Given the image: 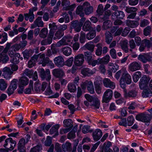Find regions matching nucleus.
<instances>
[{
  "label": "nucleus",
  "instance_id": "3",
  "mask_svg": "<svg viewBox=\"0 0 152 152\" xmlns=\"http://www.w3.org/2000/svg\"><path fill=\"white\" fill-rule=\"evenodd\" d=\"M72 37L70 35L64 36L62 39L58 42L56 46L58 47H60L61 46H65L68 45V43L71 42Z\"/></svg>",
  "mask_w": 152,
  "mask_h": 152
},
{
  "label": "nucleus",
  "instance_id": "12",
  "mask_svg": "<svg viewBox=\"0 0 152 152\" xmlns=\"http://www.w3.org/2000/svg\"><path fill=\"white\" fill-rule=\"evenodd\" d=\"M140 68V64L136 61H134L131 63L129 66V70L132 72L139 70Z\"/></svg>",
  "mask_w": 152,
  "mask_h": 152
},
{
  "label": "nucleus",
  "instance_id": "2",
  "mask_svg": "<svg viewBox=\"0 0 152 152\" xmlns=\"http://www.w3.org/2000/svg\"><path fill=\"white\" fill-rule=\"evenodd\" d=\"M39 72L42 80H46L49 81L51 79L50 72L49 69H47L45 71L43 68H41L39 69Z\"/></svg>",
  "mask_w": 152,
  "mask_h": 152
},
{
  "label": "nucleus",
  "instance_id": "19",
  "mask_svg": "<svg viewBox=\"0 0 152 152\" xmlns=\"http://www.w3.org/2000/svg\"><path fill=\"white\" fill-rule=\"evenodd\" d=\"M95 73V72H93L87 68H83L81 71V74L85 76H90L93 75Z\"/></svg>",
  "mask_w": 152,
  "mask_h": 152
},
{
  "label": "nucleus",
  "instance_id": "42",
  "mask_svg": "<svg viewBox=\"0 0 152 152\" xmlns=\"http://www.w3.org/2000/svg\"><path fill=\"white\" fill-rule=\"evenodd\" d=\"M7 87V84L3 79H0V90H4Z\"/></svg>",
  "mask_w": 152,
  "mask_h": 152
},
{
  "label": "nucleus",
  "instance_id": "10",
  "mask_svg": "<svg viewBox=\"0 0 152 152\" xmlns=\"http://www.w3.org/2000/svg\"><path fill=\"white\" fill-rule=\"evenodd\" d=\"M55 64L58 67L60 68L65 65L64 59L61 56H59L55 57L54 59Z\"/></svg>",
  "mask_w": 152,
  "mask_h": 152
},
{
  "label": "nucleus",
  "instance_id": "28",
  "mask_svg": "<svg viewBox=\"0 0 152 152\" xmlns=\"http://www.w3.org/2000/svg\"><path fill=\"white\" fill-rule=\"evenodd\" d=\"M9 60V58L7 54H4L1 53L0 54V62H2L3 63H6Z\"/></svg>",
  "mask_w": 152,
  "mask_h": 152
},
{
  "label": "nucleus",
  "instance_id": "61",
  "mask_svg": "<svg viewBox=\"0 0 152 152\" xmlns=\"http://www.w3.org/2000/svg\"><path fill=\"white\" fill-rule=\"evenodd\" d=\"M51 61L50 60L49 58L48 57H46L44 58L41 63L42 66H44L46 65H48L49 63Z\"/></svg>",
  "mask_w": 152,
  "mask_h": 152
},
{
  "label": "nucleus",
  "instance_id": "6",
  "mask_svg": "<svg viewBox=\"0 0 152 152\" xmlns=\"http://www.w3.org/2000/svg\"><path fill=\"white\" fill-rule=\"evenodd\" d=\"M137 91L135 89L130 90L128 92L127 91L126 89H124V96L126 99L135 98L137 96Z\"/></svg>",
  "mask_w": 152,
  "mask_h": 152
},
{
  "label": "nucleus",
  "instance_id": "48",
  "mask_svg": "<svg viewBox=\"0 0 152 152\" xmlns=\"http://www.w3.org/2000/svg\"><path fill=\"white\" fill-rule=\"evenodd\" d=\"M86 36L85 33L83 31L80 33V35L79 37V41L80 43H84L86 41Z\"/></svg>",
  "mask_w": 152,
  "mask_h": 152
},
{
  "label": "nucleus",
  "instance_id": "27",
  "mask_svg": "<svg viewBox=\"0 0 152 152\" xmlns=\"http://www.w3.org/2000/svg\"><path fill=\"white\" fill-rule=\"evenodd\" d=\"M48 31L46 28H42L40 31L39 36L40 38L44 39L47 36Z\"/></svg>",
  "mask_w": 152,
  "mask_h": 152
},
{
  "label": "nucleus",
  "instance_id": "34",
  "mask_svg": "<svg viewBox=\"0 0 152 152\" xmlns=\"http://www.w3.org/2000/svg\"><path fill=\"white\" fill-rule=\"evenodd\" d=\"M113 14L118 18L123 19L125 16V14L124 12L122 11H118L115 12Z\"/></svg>",
  "mask_w": 152,
  "mask_h": 152
},
{
  "label": "nucleus",
  "instance_id": "38",
  "mask_svg": "<svg viewBox=\"0 0 152 152\" xmlns=\"http://www.w3.org/2000/svg\"><path fill=\"white\" fill-rule=\"evenodd\" d=\"M110 56L109 55H106L102 58H99L100 64H107L110 61Z\"/></svg>",
  "mask_w": 152,
  "mask_h": 152
},
{
  "label": "nucleus",
  "instance_id": "40",
  "mask_svg": "<svg viewBox=\"0 0 152 152\" xmlns=\"http://www.w3.org/2000/svg\"><path fill=\"white\" fill-rule=\"evenodd\" d=\"M58 124H56L53 126L50 129V134H54L55 135L57 133H58V130L59 128Z\"/></svg>",
  "mask_w": 152,
  "mask_h": 152
},
{
  "label": "nucleus",
  "instance_id": "39",
  "mask_svg": "<svg viewBox=\"0 0 152 152\" xmlns=\"http://www.w3.org/2000/svg\"><path fill=\"white\" fill-rule=\"evenodd\" d=\"M88 92L91 94H94L95 93L94 89L93 83L90 80L87 87Z\"/></svg>",
  "mask_w": 152,
  "mask_h": 152
},
{
  "label": "nucleus",
  "instance_id": "49",
  "mask_svg": "<svg viewBox=\"0 0 152 152\" xmlns=\"http://www.w3.org/2000/svg\"><path fill=\"white\" fill-rule=\"evenodd\" d=\"M93 103L92 106L94 107L95 109H98L99 107L100 102L97 97H96L93 101Z\"/></svg>",
  "mask_w": 152,
  "mask_h": 152
},
{
  "label": "nucleus",
  "instance_id": "22",
  "mask_svg": "<svg viewBox=\"0 0 152 152\" xmlns=\"http://www.w3.org/2000/svg\"><path fill=\"white\" fill-rule=\"evenodd\" d=\"M73 121L70 119H66L63 121L64 126L65 127L71 129L73 126Z\"/></svg>",
  "mask_w": 152,
  "mask_h": 152
},
{
  "label": "nucleus",
  "instance_id": "30",
  "mask_svg": "<svg viewBox=\"0 0 152 152\" xmlns=\"http://www.w3.org/2000/svg\"><path fill=\"white\" fill-rule=\"evenodd\" d=\"M128 42L127 40L123 41L121 44V47L122 50L126 53L129 52V49L128 47Z\"/></svg>",
  "mask_w": 152,
  "mask_h": 152
},
{
  "label": "nucleus",
  "instance_id": "25",
  "mask_svg": "<svg viewBox=\"0 0 152 152\" xmlns=\"http://www.w3.org/2000/svg\"><path fill=\"white\" fill-rule=\"evenodd\" d=\"M84 8L82 6L79 5L77 6L76 10V13L77 14L79 15L81 17H83L84 16V13L83 12Z\"/></svg>",
  "mask_w": 152,
  "mask_h": 152
},
{
  "label": "nucleus",
  "instance_id": "11",
  "mask_svg": "<svg viewBox=\"0 0 152 152\" xmlns=\"http://www.w3.org/2000/svg\"><path fill=\"white\" fill-rule=\"evenodd\" d=\"M44 26V23L42 20V17H38L34 21V23L31 24V28H34L37 27H42Z\"/></svg>",
  "mask_w": 152,
  "mask_h": 152
},
{
  "label": "nucleus",
  "instance_id": "62",
  "mask_svg": "<svg viewBox=\"0 0 152 152\" xmlns=\"http://www.w3.org/2000/svg\"><path fill=\"white\" fill-rule=\"evenodd\" d=\"M95 88L96 92L98 94H100L101 93L102 87L99 83L95 84Z\"/></svg>",
  "mask_w": 152,
  "mask_h": 152
},
{
  "label": "nucleus",
  "instance_id": "4",
  "mask_svg": "<svg viewBox=\"0 0 152 152\" xmlns=\"http://www.w3.org/2000/svg\"><path fill=\"white\" fill-rule=\"evenodd\" d=\"M5 143L3 145L4 147L8 149L9 150H12L16 145L15 141L11 137L6 139L5 140Z\"/></svg>",
  "mask_w": 152,
  "mask_h": 152
},
{
  "label": "nucleus",
  "instance_id": "1",
  "mask_svg": "<svg viewBox=\"0 0 152 152\" xmlns=\"http://www.w3.org/2000/svg\"><path fill=\"white\" fill-rule=\"evenodd\" d=\"M150 79L149 77L143 75V97H148L152 95V91L148 86Z\"/></svg>",
  "mask_w": 152,
  "mask_h": 152
},
{
  "label": "nucleus",
  "instance_id": "45",
  "mask_svg": "<svg viewBox=\"0 0 152 152\" xmlns=\"http://www.w3.org/2000/svg\"><path fill=\"white\" fill-rule=\"evenodd\" d=\"M20 56V55L19 54H16L15 56H13L12 59L10 60V61L11 63L14 64H17L19 62V57Z\"/></svg>",
  "mask_w": 152,
  "mask_h": 152
},
{
  "label": "nucleus",
  "instance_id": "63",
  "mask_svg": "<svg viewBox=\"0 0 152 152\" xmlns=\"http://www.w3.org/2000/svg\"><path fill=\"white\" fill-rule=\"evenodd\" d=\"M85 97L87 101L90 102L93 101L96 97L95 96H92L88 94H85Z\"/></svg>",
  "mask_w": 152,
  "mask_h": 152
},
{
  "label": "nucleus",
  "instance_id": "44",
  "mask_svg": "<svg viewBox=\"0 0 152 152\" xmlns=\"http://www.w3.org/2000/svg\"><path fill=\"white\" fill-rule=\"evenodd\" d=\"M33 73L34 71L32 70L26 69L24 71L23 74L31 78L33 76Z\"/></svg>",
  "mask_w": 152,
  "mask_h": 152
},
{
  "label": "nucleus",
  "instance_id": "36",
  "mask_svg": "<svg viewBox=\"0 0 152 152\" xmlns=\"http://www.w3.org/2000/svg\"><path fill=\"white\" fill-rule=\"evenodd\" d=\"M152 53L143 54V63L151 61L152 59Z\"/></svg>",
  "mask_w": 152,
  "mask_h": 152
},
{
  "label": "nucleus",
  "instance_id": "60",
  "mask_svg": "<svg viewBox=\"0 0 152 152\" xmlns=\"http://www.w3.org/2000/svg\"><path fill=\"white\" fill-rule=\"evenodd\" d=\"M110 54L113 58L114 59L116 58L117 55L116 50L115 49L113 48L111 49L110 51Z\"/></svg>",
  "mask_w": 152,
  "mask_h": 152
},
{
  "label": "nucleus",
  "instance_id": "15",
  "mask_svg": "<svg viewBox=\"0 0 152 152\" xmlns=\"http://www.w3.org/2000/svg\"><path fill=\"white\" fill-rule=\"evenodd\" d=\"M82 26V24H80L78 20L73 21L71 22L72 28L74 29L75 31L77 32H79L80 31Z\"/></svg>",
  "mask_w": 152,
  "mask_h": 152
},
{
  "label": "nucleus",
  "instance_id": "59",
  "mask_svg": "<svg viewBox=\"0 0 152 152\" xmlns=\"http://www.w3.org/2000/svg\"><path fill=\"white\" fill-rule=\"evenodd\" d=\"M73 60V57L70 58L65 61V65L69 67L71 66L72 64Z\"/></svg>",
  "mask_w": 152,
  "mask_h": 152
},
{
  "label": "nucleus",
  "instance_id": "18",
  "mask_svg": "<svg viewBox=\"0 0 152 152\" xmlns=\"http://www.w3.org/2000/svg\"><path fill=\"white\" fill-rule=\"evenodd\" d=\"M121 77L122 78H123L126 83L128 84H130L132 82L131 77L130 75L127 73H123Z\"/></svg>",
  "mask_w": 152,
  "mask_h": 152
},
{
  "label": "nucleus",
  "instance_id": "43",
  "mask_svg": "<svg viewBox=\"0 0 152 152\" xmlns=\"http://www.w3.org/2000/svg\"><path fill=\"white\" fill-rule=\"evenodd\" d=\"M96 35V32L94 31H90L86 35L87 39L89 40H91L94 38Z\"/></svg>",
  "mask_w": 152,
  "mask_h": 152
},
{
  "label": "nucleus",
  "instance_id": "54",
  "mask_svg": "<svg viewBox=\"0 0 152 152\" xmlns=\"http://www.w3.org/2000/svg\"><path fill=\"white\" fill-rule=\"evenodd\" d=\"M134 119L132 115L129 116L127 118V124L129 126H131L134 123Z\"/></svg>",
  "mask_w": 152,
  "mask_h": 152
},
{
  "label": "nucleus",
  "instance_id": "35",
  "mask_svg": "<svg viewBox=\"0 0 152 152\" xmlns=\"http://www.w3.org/2000/svg\"><path fill=\"white\" fill-rule=\"evenodd\" d=\"M105 41L108 44H110L113 39L112 34L109 32H106L105 33Z\"/></svg>",
  "mask_w": 152,
  "mask_h": 152
},
{
  "label": "nucleus",
  "instance_id": "13",
  "mask_svg": "<svg viewBox=\"0 0 152 152\" xmlns=\"http://www.w3.org/2000/svg\"><path fill=\"white\" fill-rule=\"evenodd\" d=\"M2 72L4 78L7 79L10 78L11 77V75L13 73V72L11 70L10 67H7L4 68L2 70Z\"/></svg>",
  "mask_w": 152,
  "mask_h": 152
},
{
  "label": "nucleus",
  "instance_id": "14",
  "mask_svg": "<svg viewBox=\"0 0 152 152\" xmlns=\"http://www.w3.org/2000/svg\"><path fill=\"white\" fill-rule=\"evenodd\" d=\"M92 135L94 140L95 141H97L102 137V133L100 129H97L93 132Z\"/></svg>",
  "mask_w": 152,
  "mask_h": 152
},
{
  "label": "nucleus",
  "instance_id": "57",
  "mask_svg": "<svg viewBox=\"0 0 152 152\" xmlns=\"http://www.w3.org/2000/svg\"><path fill=\"white\" fill-rule=\"evenodd\" d=\"M129 43V47L131 48L129 49V50L130 52H132V49H134L136 47V44L134 40L133 39H132L130 40Z\"/></svg>",
  "mask_w": 152,
  "mask_h": 152
},
{
  "label": "nucleus",
  "instance_id": "52",
  "mask_svg": "<svg viewBox=\"0 0 152 152\" xmlns=\"http://www.w3.org/2000/svg\"><path fill=\"white\" fill-rule=\"evenodd\" d=\"M125 11L128 13H132L135 12L137 10V8L134 7H126Z\"/></svg>",
  "mask_w": 152,
  "mask_h": 152
},
{
  "label": "nucleus",
  "instance_id": "9",
  "mask_svg": "<svg viewBox=\"0 0 152 152\" xmlns=\"http://www.w3.org/2000/svg\"><path fill=\"white\" fill-rule=\"evenodd\" d=\"M102 82L104 86L106 88H110L113 89L115 87V83L108 78H104Z\"/></svg>",
  "mask_w": 152,
  "mask_h": 152
},
{
  "label": "nucleus",
  "instance_id": "32",
  "mask_svg": "<svg viewBox=\"0 0 152 152\" xmlns=\"http://www.w3.org/2000/svg\"><path fill=\"white\" fill-rule=\"evenodd\" d=\"M92 52L87 51L84 53V56L85 57L86 60L88 62L91 61V60L92 58Z\"/></svg>",
  "mask_w": 152,
  "mask_h": 152
},
{
  "label": "nucleus",
  "instance_id": "16",
  "mask_svg": "<svg viewBox=\"0 0 152 152\" xmlns=\"http://www.w3.org/2000/svg\"><path fill=\"white\" fill-rule=\"evenodd\" d=\"M52 73L53 75L56 78H60L64 75L63 71L60 69H56L53 70Z\"/></svg>",
  "mask_w": 152,
  "mask_h": 152
},
{
  "label": "nucleus",
  "instance_id": "55",
  "mask_svg": "<svg viewBox=\"0 0 152 152\" xmlns=\"http://www.w3.org/2000/svg\"><path fill=\"white\" fill-rule=\"evenodd\" d=\"M111 145V143L110 142H108L107 144L105 143H104V152H107V151L112 150L110 148V146Z\"/></svg>",
  "mask_w": 152,
  "mask_h": 152
},
{
  "label": "nucleus",
  "instance_id": "8",
  "mask_svg": "<svg viewBox=\"0 0 152 152\" xmlns=\"http://www.w3.org/2000/svg\"><path fill=\"white\" fill-rule=\"evenodd\" d=\"M83 6L84 13L86 15H88L93 12L94 8L89 3L85 2L83 4Z\"/></svg>",
  "mask_w": 152,
  "mask_h": 152
},
{
  "label": "nucleus",
  "instance_id": "24",
  "mask_svg": "<svg viewBox=\"0 0 152 152\" xmlns=\"http://www.w3.org/2000/svg\"><path fill=\"white\" fill-rule=\"evenodd\" d=\"M84 47L91 52H93L94 51L95 45L93 42L90 41L86 43L84 45Z\"/></svg>",
  "mask_w": 152,
  "mask_h": 152
},
{
  "label": "nucleus",
  "instance_id": "23",
  "mask_svg": "<svg viewBox=\"0 0 152 152\" xmlns=\"http://www.w3.org/2000/svg\"><path fill=\"white\" fill-rule=\"evenodd\" d=\"M62 51L63 54L66 56H70L72 53V49L69 46H66L62 48Z\"/></svg>",
  "mask_w": 152,
  "mask_h": 152
},
{
  "label": "nucleus",
  "instance_id": "46",
  "mask_svg": "<svg viewBox=\"0 0 152 152\" xmlns=\"http://www.w3.org/2000/svg\"><path fill=\"white\" fill-rule=\"evenodd\" d=\"M42 149L41 145H37L31 148L30 152H39Z\"/></svg>",
  "mask_w": 152,
  "mask_h": 152
},
{
  "label": "nucleus",
  "instance_id": "58",
  "mask_svg": "<svg viewBox=\"0 0 152 152\" xmlns=\"http://www.w3.org/2000/svg\"><path fill=\"white\" fill-rule=\"evenodd\" d=\"M18 80L17 79H14L11 83L9 87L12 88L13 89H15L17 87V83Z\"/></svg>",
  "mask_w": 152,
  "mask_h": 152
},
{
  "label": "nucleus",
  "instance_id": "17",
  "mask_svg": "<svg viewBox=\"0 0 152 152\" xmlns=\"http://www.w3.org/2000/svg\"><path fill=\"white\" fill-rule=\"evenodd\" d=\"M25 20L28 21L29 19L30 22H33L34 19V15L32 12V10H29L28 13L25 14H24Z\"/></svg>",
  "mask_w": 152,
  "mask_h": 152
},
{
  "label": "nucleus",
  "instance_id": "29",
  "mask_svg": "<svg viewBox=\"0 0 152 152\" xmlns=\"http://www.w3.org/2000/svg\"><path fill=\"white\" fill-rule=\"evenodd\" d=\"M62 147L64 151H70L72 150L71 144L70 143L67 142L65 144L62 145Z\"/></svg>",
  "mask_w": 152,
  "mask_h": 152
},
{
  "label": "nucleus",
  "instance_id": "56",
  "mask_svg": "<svg viewBox=\"0 0 152 152\" xmlns=\"http://www.w3.org/2000/svg\"><path fill=\"white\" fill-rule=\"evenodd\" d=\"M151 31V28L150 26H148L144 30L143 34L144 35L147 36L149 35Z\"/></svg>",
  "mask_w": 152,
  "mask_h": 152
},
{
  "label": "nucleus",
  "instance_id": "26",
  "mask_svg": "<svg viewBox=\"0 0 152 152\" xmlns=\"http://www.w3.org/2000/svg\"><path fill=\"white\" fill-rule=\"evenodd\" d=\"M126 24L129 27L131 28H135L139 25V23L137 21L129 20H127Z\"/></svg>",
  "mask_w": 152,
  "mask_h": 152
},
{
  "label": "nucleus",
  "instance_id": "5",
  "mask_svg": "<svg viewBox=\"0 0 152 152\" xmlns=\"http://www.w3.org/2000/svg\"><path fill=\"white\" fill-rule=\"evenodd\" d=\"M113 95L112 90L110 89L106 90L104 93L102 98V102L106 103H108L112 99Z\"/></svg>",
  "mask_w": 152,
  "mask_h": 152
},
{
  "label": "nucleus",
  "instance_id": "51",
  "mask_svg": "<svg viewBox=\"0 0 152 152\" xmlns=\"http://www.w3.org/2000/svg\"><path fill=\"white\" fill-rule=\"evenodd\" d=\"M68 88L71 92H74L76 90V86L73 83L69 84L68 86Z\"/></svg>",
  "mask_w": 152,
  "mask_h": 152
},
{
  "label": "nucleus",
  "instance_id": "7",
  "mask_svg": "<svg viewBox=\"0 0 152 152\" xmlns=\"http://www.w3.org/2000/svg\"><path fill=\"white\" fill-rule=\"evenodd\" d=\"M84 61V55L80 54L75 56L74 58V63L77 66H80Z\"/></svg>",
  "mask_w": 152,
  "mask_h": 152
},
{
  "label": "nucleus",
  "instance_id": "20",
  "mask_svg": "<svg viewBox=\"0 0 152 152\" xmlns=\"http://www.w3.org/2000/svg\"><path fill=\"white\" fill-rule=\"evenodd\" d=\"M28 79L26 77H22L19 80V87H20L21 86H23L27 85L28 83Z\"/></svg>",
  "mask_w": 152,
  "mask_h": 152
},
{
  "label": "nucleus",
  "instance_id": "41",
  "mask_svg": "<svg viewBox=\"0 0 152 152\" xmlns=\"http://www.w3.org/2000/svg\"><path fill=\"white\" fill-rule=\"evenodd\" d=\"M111 26L112 23L111 21L107 20L103 23L102 28L104 30H106L110 28Z\"/></svg>",
  "mask_w": 152,
  "mask_h": 152
},
{
  "label": "nucleus",
  "instance_id": "31",
  "mask_svg": "<svg viewBox=\"0 0 152 152\" xmlns=\"http://www.w3.org/2000/svg\"><path fill=\"white\" fill-rule=\"evenodd\" d=\"M77 129V126L74 127L73 130L69 132L67 135V138L69 139H73L75 137V132Z\"/></svg>",
  "mask_w": 152,
  "mask_h": 152
},
{
  "label": "nucleus",
  "instance_id": "64",
  "mask_svg": "<svg viewBox=\"0 0 152 152\" xmlns=\"http://www.w3.org/2000/svg\"><path fill=\"white\" fill-rule=\"evenodd\" d=\"M88 63L89 64L93 66H95L96 64H101L99 58L96 60H94L93 61L91 60V61L88 62Z\"/></svg>",
  "mask_w": 152,
  "mask_h": 152
},
{
  "label": "nucleus",
  "instance_id": "47",
  "mask_svg": "<svg viewBox=\"0 0 152 152\" xmlns=\"http://www.w3.org/2000/svg\"><path fill=\"white\" fill-rule=\"evenodd\" d=\"M104 10L103 5L101 4H99L98 6L96 12L98 15H102L104 12Z\"/></svg>",
  "mask_w": 152,
  "mask_h": 152
},
{
  "label": "nucleus",
  "instance_id": "33",
  "mask_svg": "<svg viewBox=\"0 0 152 152\" xmlns=\"http://www.w3.org/2000/svg\"><path fill=\"white\" fill-rule=\"evenodd\" d=\"M97 48L95 51V54L96 56H100L102 53V45L101 43H98L96 45Z\"/></svg>",
  "mask_w": 152,
  "mask_h": 152
},
{
  "label": "nucleus",
  "instance_id": "53",
  "mask_svg": "<svg viewBox=\"0 0 152 152\" xmlns=\"http://www.w3.org/2000/svg\"><path fill=\"white\" fill-rule=\"evenodd\" d=\"M90 126L88 125H84L82 128V132L86 134L88 132H91L93 131L92 130H89Z\"/></svg>",
  "mask_w": 152,
  "mask_h": 152
},
{
  "label": "nucleus",
  "instance_id": "50",
  "mask_svg": "<svg viewBox=\"0 0 152 152\" xmlns=\"http://www.w3.org/2000/svg\"><path fill=\"white\" fill-rule=\"evenodd\" d=\"M34 85V89L37 93H40L42 92L41 88V85L40 83H36Z\"/></svg>",
  "mask_w": 152,
  "mask_h": 152
},
{
  "label": "nucleus",
  "instance_id": "37",
  "mask_svg": "<svg viewBox=\"0 0 152 152\" xmlns=\"http://www.w3.org/2000/svg\"><path fill=\"white\" fill-rule=\"evenodd\" d=\"M142 75L140 72L138 71L135 72L133 76V79L134 81L136 83L138 80L141 77Z\"/></svg>",
  "mask_w": 152,
  "mask_h": 152
},
{
  "label": "nucleus",
  "instance_id": "21",
  "mask_svg": "<svg viewBox=\"0 0 152 152\" xmlns=\"http://www.w3.org/2000/svg\"><path fill=\"white\" fill-rule=\"evenodd\" d=\"M92 29L91 23L89 20H86L84 23L82 29L84 31H88Z\"/></svg>",
  "mask_w": 152,
  "mask_h": 152
}]
</instances>
